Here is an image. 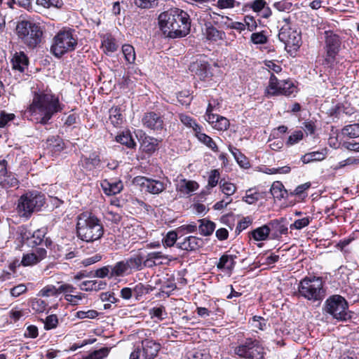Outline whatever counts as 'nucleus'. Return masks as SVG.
Masks as SVG:
<instances>
[{"instance_id": "1", "label": "nucleus", "mask_w": 359, "mask_h": 359, "mask_svg": "<svg viewBox=\"0 0 359 359\" xmlns=\"http://www.w3.org/2000/svg\"><path fill=\"white\" fill-rule=\"evenodd\" d=\"M158 20L160 29L167 38H182L190 33V17L182 9L175 8L163 12Z\"/></svg>"}, {"instance_id": "2", "label": "nucleus", "mask_w": 359, "mask_h": 359, "mask_svg": "<svg viewBox=\"0 0 359 359\" xmlns=\"http://www.w3.org/2000/svg\"><path fill=\"white\" fill-rule=\"evenodd\" d=\"M62 110L57 97L48 93H35L27 113L32 120L46 124L52 116Z\"/></svg>"}, {"instance_id": "3", "label": "nucleus", "mask_w": 359, "mask_h": 359, "mask_svg": "<svg viewBox=\"0 0 359 359\" xmlns=\"http://www.w3.org/2000/svg\"><path fill=\"white\" fill-rule=\"evenodd\" d=\"M76 233L83 241L94 242L102 237L104 226L95 215L85 212L77 217Z\"/></svg>"}, {"instance_id": "4", "label": "nucleus", "mask_w": 359, "mask_h": 359, "mask_svg": "<svg viewBox=\"0 0 359 359\" xmlns=\"http://www.w3.org/2000/svg\"><path fill=\"white\" fill-rule=\"evenodd\" d=\"M295 294L309 301H321L325 297L322 279L315 276L304 278L299 283Z\"/></svg>"}, {"instance_id": "5", "label": "nucleus", "mask_w": 359, "mask_h": 359, "mask_svg": "<svg viewBox=\"0 0 359 359\" xmlns=\"http://www.w3.org/2000/svg\"><path fill=\"white\" fill-rule=\"evenodd\" d=\"M78 39L72 29L60 30L53 38L50 52L57 57H61L67 53L76 49Z\"/></svg>"}, {"instance_id": "6", "label": "nucleus", "mask_w": 359, "mask_h": 359, "mask_svg": "<svg viewBox=\"0 0 359 359\" xmlns=\"http://www.w3.org/2000/svg\"><path fill=\"white\" fill-rule=\"evenodd\" d=\"M18 37L29 48L36 47L41 41L43 31L40 26L29 21H21L16 27Z\"/></svg>"}, {"instance_id": "7", "label": "nucleus", "mask_w": 359, "mask_h": 359, "mask_svg": "<svg viewBox=\"0 0 359 359\" xmlns=\"http://www.w3.org/2000/svg\"><path fill=\"white\" fill-rule=\"evenodd\" d=\"M144 255L137 252L125 259L118 262L111 267V276L120 277L144 269Z\"/></svg>"}, {"instance_id": "8", "label": "nucleus", "mask_w": 359, "mask_h": 359, "mask_svg": "<svg viewBox=\"0 0 359 359\" xmlns=\"http://www.w3.org/2000/svg\"><path fill=\"white\" fill-rule=\"evenodd\" d=\"M44 203L43 194L38 192L27 193L22 195L18 201V213L21 217H29L34 212L40 210Z\"/></svg>"}, {"instance_id": "9", "label": "nucleus", "mask_w": 359, "mask_h": 359, "mask_svg": "<svg viewBox=\"0 0 359 359\" xmlns=\"http://www.w3.org/2000/svg\"><path fill=\"white\" fill-rule=\"evenodd\" d=\"M325 51L324 60L323 65L325 67L332 68L338 57L339 52L341 39V37L330 30L325 31Z\"/></svg>"}, {"instance_id": "10", "label": "nucleus", "mask_w": 359, "mask_h": 359, "mask_svg": "<svg viewBox=\"0 0 359 359\" xmlns=\"http://www.w3.org/2000/svg\"><path fill=\"white\" fill-rule=\"evenodd\" d=\"M234 353L241 358L264 359V351L260 342L252 338H246L234 348Z\"/></svg>"}, {"instance_id": "11", "label": "nucleus", "mask_w": 359, "mask_h": 359, "mask_svg": "<svg viewBox=\"0 0 359 359\" xmlns=\"http://www.w3.org/2000/svg\"><path fill=\"white\" fill-rule=\"evenodd\" d=\"M346 300L341 295H332L325 301V311L338 320H346L350 318Z\"/></svg>"}, {"instance_id": "12", "label": "nucleus", "mask_w": 359, "mask_h": 359, "mask_svg": "<svg viewBox=\"0 0 359 359\" xmlns=\"http://www.w3.org/2000/svg\"><path fill=\"white\" fill-rule=\"evenodd\" d=\"M283 21L285 25L280 28L278 39L285 45L287 52L297 51L302 45L301 33L290 27V18H283Z\"/></svg>"}, {"instance_id": "13", "label": "nucleus", "mask_w": 359, "mask_h": 359, "mask_svg": "<svg viewBox=\"0 0 359 359\" xmlns=\"http://www.w3.org/2000/svg\"><path fill=\"white\" fill-rule=\"evenodd\" d=\"M297 92V88L290 80H278L277 77L271 74L269 86L265 90V94L268 97L283 95L290 96Z\"/></svg>"}, {"instance_id": "14", "label": "nucleus", "mask_w": 359, "mask_h": 359, "mask_svg": "<svg viewBox=\"0 0 359 359\" xmlns=\"http://www.w3.org/2000/svg\"><path fill=\"white\" fill-rule=\"evenodd\" d=\"M134 182L151 194H158L166 188L163 182L143 176L135 177Z\"/></svg>"}, {"instance_id": "15", "label": "nucleus", "mask_w": 359, "mask_h": 359, "mask_svg": "<svg viewBox=\"0 0 359 359\" xmlns=\"http://www.w3.org/2000/svg\"><path fill=\"white\" fill-rule=\"evenodd\" d=\"M286 220V218L280 217L271 220L266 224L271 239H279L282 235L287 233L288 228Z\"/></svg>"}, {"instance_id": "16", "label": "nucleus", "mask_w": 359, "mask_h": 359, "mask_svg": "<svg viewBox=\"0 0 359 359\" xmlns=\"http://www.w3.org/2000/svg\"><path fill=\"white\" fill-rule=\"evenodd\" d=\"M19 232L22 241H28L29 245L32 247L41 245L43 242L45 236V231L42 229H37L32 233L29 231L25 227H19Z\"/></svg>"}, {"instance_id": "17", "label": "nucleus", "mask_w": 359, "mask_h": 359, "mask_svg": "<svg viewBox=\"0 0 359 359\" xmlns=\"http://www.w3.org/2000/svg\"><path fill=\"white\" fill-rule=\"evenodd\" d=\"M142 122L145 128L154 130H161L163 126L162 117L154 111L144 114Z\"/></svg>"}, {"instance_id": "18", "label": "nucleus", "mask_w": 359, "mask_h": 359, "mask_svg": "<svg viewBox=\"0 0 359 359\" xmlns=\"http://www.w3.org/2000/svg\"><path fill=\"white\" fill-rule=\"evenodd\" d=\"M189 69L201 80H205L212 76L210 71V66L208 62L205 61L200 60L193 62L191 64Z\"/></svg>"}, {"instance_id": "19", "label": "nucleus", "mask_w": 359, "mask_h": 359, "mask_svg": "<svg viewBox=\"0 0 359 359\" xmlns=\"http://www.w3.org/2000/svg\"><path fill=\"white\" fill-rule=\"evenodd\" d=\"M161 348L160 344L155 341L146 339L142 341V351L144 353V359H154Z\"/></svg>"}, {"instance_id": "20", "label": "nucleus", "mask_w": 359, "mask_h": 359, "mask_svg": "<svg viewBox=\"0 0 359 359\" xmlns=\"http://www.w3.org/2000/svg\"><path fill=\"white\" fill-rule=\"evenodd\" d=\"M7 161L5 159L0 161V184L2 187H13L18 184L17 179L11 174H8L6 170Z\"/></svg>"}, {"instance_id": "21", "label": "nucleus", "mask_w": 359, "mask_h": 359, "mask_svg": "<svg viewBox=\"0 0 359 359\" xmlns=\"http://www.w3.org/2000/svg\"><path fill=\"white\" fill-rule=\"evenodd\" d=\"M177 245L183 250L193 251L202 247L203 241L202 239L196 236H188L185 238L183 241H179Z\"/></svg>"}, {"instance_id": "22", "label": "nucleus", "mask_w": 359, "mask_h": 359, "mask_svg": "<svg viewBox=\"0 0 359 359\" xmlns=\"http://www.w3.org/2000/svg\"><path fill=\"white\" fill-rule=\"evenodd\" d=\"M207 121L217 130H226L230 125L229 121L226 117L218 114L209 115Z\"/></svg>"}, {"instance_id": "23", "label": "nucleus", "mask_w": 359, "mask_h": 359, "mask_svg": "<svg viewBox=\"0 0 359 359\" xmlns=\"http://www.w3.org/2000/svg\"><path fill=\"white\" fill-rule=\"evenodd\" d=\"M101 187L105 194L111 196L119 194L123 189V184L121 180L110 182L104 180L101 183Z\"/></svg>"}, {"instance_id": "24", "label": "nucleus", "mask_w": 359, "mask_h": 359, "mask_svg": "<svg viewBox=\"0 0 359 359\" xmlns=\"http://www.w3.org/2000/svg\"><path fill=\"white\" fill-rule=\"evenodd\" d=\"M46 144V149L51 152L52 154H58L64 149V142L58 136H51L48 137Z\"/></svg>"}, {"instance_id": "25", "label": "nucleus", "mask_w": 359, "mask_h": 359, "mask_svg": "<svg viewBox=\"0 0 359 359\" xmlns=\"http://www.w3.org/2000/svg\"><path fill=\"white\" fill-rule=\"evenodd\" d=\"M198 184L192 180H181L177 189L183 194H190L198 188Z\"/></svg>"}, {"instance_id": "26", "label": "nucleus", "mask_w": 359, "mask_h": 359, "mask_svg": "<svg viewBox=\"0 0 359 359\" xmlns=\"http://www.w3.org/2000/svg\"><path fill=\"white\" fill-rule=\"evenodd\" d=\"M82 166L88 170L100 168L101 160L100 156L96 154H91L89 157H84L81 160Z\"/></svg>"}, {"instance_id": "27", "label": "nucleus", "mask_w": 359, "mask_h": 359, "mask_svg": "<svg viewBox=\"0 0 359 359\" xmlns=\"http://www.w3.org/2000/svg\"><path fill=\"white\" fill-rule=\"evenodd\" d=\"M13 67L20 72H23L28 65V58L23 52L16 53L12 59Z\"/></svg>"}, {"instance_id": "28", "label": "nucleus", "mask_w": 359, "mask_h": 359, "mask_svg": "<svg viewBox=\"0 0 359 359\" xmlns=\"http://www.w3.org/2000/svg\"><path fill=\"white\" fill-rule=\"evenodd\" d=\"M327 155L326 151H312L306 153L302 156L301 161L304 164H307L314 161H320L325 158Z\"/></svg>"}, {"instance_id": "29", "label": "nucleus", "mask_w": 359, "mask_h": 359, "mask_svg": "<svg viewBox=\"0 0 359 359\" xmlns=\"http://www.w3.org/2000/svg\"><path fill=\"white\" fill-rule=\"evenodd\" d=\"M250 235L254 240L257 241H266L270 235L269 229L266 224L252 231L250 233Z\"/></svg>"}, {"instance_id": "30", "label": "nucleus", "mask_w": 359, "mask_h": 359, "mask_svg": "<svg viewBox=\"0 0 359 359\" xmlns=\"http://www.w3.org/2000/svg\"><path fill=\"white\" fill-rule=\"evenodd\" d=\"M107 283L102 280H86L81 285V289L86 291H98L105 288Z\"/></svg>"}, {"instance_id": "31", "label": "nucleus", "mask_w": 359, "mask_h": 359, "mask_svg": "<svg viewBox=\"0 0 359 359\" xmlns=\"http://www.w3.org/2000/svg\"><path fill=\"white\" fill-rule=\"evenodd\" d=\"M236 258V255H222L217 264V267L219 269H226L229 271H231L235 266L234 259Z\"/></svg>"}, {"instance_id": "32", "label": "nucleus", "mask_w": 359, "mask_h": 359, "mask_svg": "<svg viewBox=\"0 0 359 359\" xmlns=\"http://www.w3.org/2000/svg\"><path fill=\"white\" fill-rule=\"evenodd\" d=\"M270 192L274 198L281 200L284 198L287 194L286 189H285L283 184L279 182H274L270 189Z\"/></svg>"}, {"instance_id": "33", "label": "nucleus", "mask_w": 359, "mask_h": 359, "mask_svg": "<svg viewBox=\"0 0 359 359\" xmlns=\"http://www.w3.org/2000/svg\"><path fill=\"white\" fill-rule=\"evenodd\" d=\"M198 222L201 223L198 229L201 235L208 236L212 233L215 229V224L213 222L206 219H199Z\"/></svg>"}, {"instance_id": "34", "label": "nucleus", "mask_w": 359, "mask_h": 359, "mask_svg": "<svg viewBox=\"0 0 359 359\" xmlns=\"http://www.w3.org/2000/svg\"><path fill=\"white\" fill-rule=\"evenodd\" d=\"M206 38L208 40L217 41L225 38V33L210 25L206 27Z\"/></svg>"}, {"instance_id": "35", "label": "nucleus", "mask_w": 359, "mask_h": 359, "mask_svg": "<svg viewBox=\"0 0 359 359\" xmlns=\"http://www.w3.org/2000/svg\"><path fill=\"white\" fill-rule=\"evenodd\" d=\"M196 136L198 140L205 144L208 147L214 151H217L218 148L214 140L208 135L201 133V129L196 132Z\"/></svg>"}, {"instance_id": "36", "label": "nucleus", "mask_w": 359, "mask_h": 359, "mask_svg": "<svg viewBox=\"0 0 359 359\" xmlns=\"http://www.w3.org/2000/svg\"><path fill=\"white\" fill-rule=\"evenodd\" d=\"M158 140L155 138L146 137L141 143V147L146 153H153L158 147Z\"/></svg>"}, {"instance_id": "37", "label": "nucleus", "mask_w": 359, "mask_h": 359, "mask_svg": "<svg viewBox=\"0 0 359 359\" xmlns=\"http://www.w3.org/2000/svg\"><path fill=\"white\" fill-rule=\"evenodd\" d=\"M109 114L110 122L114 126L117 127L122 123L123 116L121 114L120 108L117 107H111L109 111Z\"/></svg>"}, {"instance_id": "38", "label": "nucleus", "mask_w": 359, "mask_h": 359, "mask_svg": "<svg viewBox=\"0 0 359 359\" xmlns=\"http://www.w3.org/2000/svg\"><path fill=\"white\" fill-rule=\"evenodd\" d=\"M116 140L121 144L126 145L128 148H134L136 143L130 133H123L116 137Z\"/></svg>"}, {"instance_id": "39", "label": "nucleus", "mask_w": 359, "mask_h": 359, "mask_svg": "<svg viewBox=\"0 0 359 359\" xmlns=\"http://www.w3.org/2000/svg\"><path fill=\"white\" fill-rule=\"evenodd\" d=\"M122 52L126 61L128 64H134L135 61V51L133 46L130 44H124L122 46Z\"/></svg>"}, {"instance_id": "40", "label": "nucleus", "mask_w": 359, "mask_h": 359, "mask_svg": "<svg viewBox=\"0 0 359 359\" xmlns=\"http://www.w3.org/2000/svg\"><path fill=\"white\" fill-rule=\"evenodd\" d=\"M229 151L234 156L237 163L243 168H247L249 167V163L246 161L245 157L241 154V152L236 147L229 146Z\"/></svg>"}, {"instance_id": "41", "label": "nucleus", "mask_w": 359, "mask_h": 359, "mask_svg": "<svg viewBox=\"0 0 359 359\" xmlns=\"http://www.w3.org/2000/svg\"><path fill=\"white\" fill-rule=\"evenodd\" d=\"M219 184L221 191L227 196L234 194L237 189L236 184L226 182L224 180H220Z\"/></svg>"}, {"instance_id": "42", "label": "nucleus", "mask_w": 359, "mask_h": 359, "mask_svg": "<svg viewBox=\"0 0 359 359\" xmlns=\"http://www.w3.org/2000/svg\"><path fill=\"white\" fill-rule=\"evenodd\" d=\"M109 348L103 347L91 352L84 357L83 359H104L109 355Z\"/></svg>"}, {"instance_id": "43", "label": "nucleus", "mask_w": 359, "mask_h": 359, "mask_svg": "<svg viewBox=\"0 0 359 359\" xmlns=\"http://www.w3.org/2000/svg\"><path fill=\"white\" fill-rule=\"evenodd\" d=\"M132 289L133 294L137 299H138L139 297H141L144 294H148L150 291L152 290V288L149 285H144L141 283L135 285Z\"/></svg>"}, {"instance_id": "44", "label": "nucleus", "mask_w": 359, "mask_h": 359, "mask_svg": "<svg viewBox=\"0 0 359 359\" xmlns=\"http://www.w3.org/2000/svg\"><path fill=\"white\" fill-rule=\"evenodd\" d=\"M180 120L181 122L187 127L193 128L196 133L198 130H201V126L198 125L196 121L189 116L187 114H180Z\"/></svg>"}, {"instance_id": "45", "label": "nucleus", "mask_w": 359, "mask_h": 359, "mask_svg": "<svg viewBox=\"0 0 359 359\" xmlns=\"http://www.w3.org/2000/svg\"><path fill=\"white\" fill-rule=\"evenodd\" d=\"M29 305L33 311L36 313H43L47 306L45 301L41 299H33L30 301Z\"/></svg>"}, {"instance_id": "46", "label": "nucleus", "mask_w": 359, "mask_h": 359, "mask_svg": "<svg viewBox=\"0 0 359 359\" xmlns=\"http://www.w3.org/2000/svg\"><path fill=\"white\" fill-rule=\"evenodd\" d=\"M343 133L351 138L359 137V124L355 123L346 126L343 130Z\"/></svg>"}, {"instance_id": "47", "label": "nucleus", "mask_w": 359, "mask_h": 359, "mask_svg": "<svg viewBox=\"0 0 359 359\" xmlns=\"http://www.w3.org/2000/svg\"><path fill=\"white\" fill-rule=\"evenodd\" d=\"M188 359H212L207 350H194L188 353Z\"/></svg>"}, {"instance_id": "48", "label": "nucleus", "mask_w": 359, "mask_h": 359, "mask_svg": "<svg viewBox=\"0 0 359 359\" xmlns=\"http://www.w3.org/2000/svg\"><path fill=\"white\" fill-rule=\"evenodd\" d=\"M135 5L142 9L156 8L158 4V0H134Z\"/></svg>"}, {"instance_id": "49", "label": "nucleus", "mask_w": 359, "mask_h": 359, "mask_svg": "<svg viewBox=\"0 0 359 359\" xmlns=\"http://www.w3.org/2000/svg\"><path fill=\"white\" fill-rule=\"evenodd\" d=\"M102 46L105 53H114L118 48L115 40L111 37L104 39L102 43Z\"/></svg>"}, {"instance_id": "50", "label": "nucleus", "mask_w": 359, "mask_h": 359, "mask_svg": "<svg viewBox=\"0 0 359 359\" xmlns=\"http://www.w3.org/2000/svg\"><path fill=\"white\" fill-rule=\"evenodd\" d=\"M149 314L151 318H156L159 320H162L167 317L165 309L163 306L151 309Z\"/></svg>"}, {"instance_id": "51", "label": "nucleus", "mask_w": 359, "mask_h": 359, "mask_svg": "<svg viewBox=\"0 0 359 359\" xmlns=\"http://www.w3.org/2000/svg\"><path fill=\"white\" fill-rule=\"evenodd\" d=\"M259 199V194L258 192H252V189H248L246 191L245 196L243 198V200L248 204H254Z\"/></svg>"}, {"instance_id": "52", "label": "nucleus", "mask_w": 359, "mask_h": 359, "mask_svg": "<svg viewBox=\"0 0 359 359\" xmlns=\"http://www.w3.org/2000/svg\"><path fill=\"white\" fill-rule=\"evenodd\" d=\"M219 172L218 170H212L208 177V187L213 188L217 186L219 179Z\"/></svg>"}, {"instance_id": "53", "label": "nucleus", "mask_w": 359, "mask_h": 359, "mask_svg": "<svg viewBox=\"0 0 359 359\" xmlns=\"http://www.w3.org/2000/svg\"><path fill=\"white\" fill-rule=\"evenodd\" d=\"M99 313L95 310L79 311L76 316L79 319L90 318L94 319L98 316Z\"/></svg>"}, {"instance_id": "54", "label": "nucleus", "mask_w": 359, "mask_h": 359, "mask_svg": "<svg viewBox=\"0 0 359 359\" xmlns=\"http://www.w3.org/2000/svg\"><path fill=\"white\" fill-rule=\"evenodd\" d=\"M58 323V319L56 315H50L46 317L44 328L47 330L55 328Z\"/></svg>"}, {"instance_id": "55", "label": "nucleus", "mask_w": 359, "mask_h": 359, "mask_svg": "<svg viewBox=\"0 0 359 359\" xmlns=\"http://www.w3.org/2000/svg\"><path fill=\"white\" fill-rule=\"evenodd\" d=\"M38 262L39 261L34 252L24 255L21 261L22 264L25 266H31Z\"/></svg>"}, {"instance_id": "56", "label": "nucleus", "mask_w": 359, "mask_h": 359, "mask_svg": "<svg viewBox=\"0 0 359 359\" xmlns=\"http://www.w3.org/2000/svg\"><path fill=\"white\" fill-rule=\"evenodd\" d=\"M43 297L57 296L59 294L58 290L53 285H47L44 287L39 292Z\"/></svg>"}, {"instance_id": "57", "label": "nucleus", "mask_w": 359, "mask_h": 359, "mask_svg": "<svg viewBox=\"0 0 359 359\" xmlns=\"http://www.w3.org/2000/svg\"><path fill=\"white\" fill-rule=\"evenodd\" d=\"M252 325L255 328L264 330L266 328V322L262 317L255 316L252 318Z\"/></svg>"}, {"instance_id": "58", "label": "nucleus", "mask_w": 359, "mask_h": 359, "mask_svg": "<svg viewBox=\"0 0 359 359\" xmlns=\"http://www.w3.org/2000/svg\"><path fill=\"white\" fill-rule=\"evenodd\" d=\"M177 240V233L175 231H169L163 238V243L168 247L172 246Z\"/></svg>"}, {"instance_id": "59", "label": "nucleus", "mask_w": 359, "mask_h": 359, "mask_svg": "<svg viewBox=\"0 0 359 359\" xmlns=\"http://www.w3.org/2000/svg\"><path fill=\"white\" fill-rule=\"evenodd\" d=\"M254 12L259 13L266 6L264 0H255L248 4Z\"/></svg>"}, {"instance_id": "60", "label": "nucleus", "mask_w": 359, "mask_h": 359, "mask_svg": "<svg viewBox=\"0 0 359 359\" xmlns=\"http://www.w3.org/2000/svg\"><path fill=\"white\" fill-rule=\"evenodd\" d=\"M250 40L255 44H264L267 41V38L262 32H256L252 34Z\"/></svg>"}, {"instance_id": "61", "label": "nucleus", "mask_w": 359, "mask_h": 359, "mask_svg": "<svg viewBox=\"0 0 359 359\" xmlns=\"http://www.w3.org/2000/svg\"><path fill=\"white\" fill-rule=\"evenodd\" d=\"M310 220L309 217H304L294 221V222L290 224V228L291 229H302V228L309 224Z\"/></svg>"}, {"instance_id": "62", "label": "nucleus", "mask_w": 359, "mask_h": 359, "mask_svg": "<svg viewBox=\"0 0 359 359\" xmlns=\"http://www.w3.org/2000/svg\"><path fill=\"white\" fill-rule=\"evenodd\" d=\"M304 136L303 132L302 130L295 131L293 134L289 136L288 140L287 141V145H293L301 140H302Z\"/></svg>"}, {"instance_id": "63", "label": "nucleus", "mask_w": 359, "mask_h": 359, "mask_svg": "<svg viewBox=\"0 0 359 359\" xmlns=\"http://www.w3.org/2000/svg\"><path fill=\"white\" fill-rule=\"evenodd\" d=\"M252 222V219L250 217H245L241 219L237 224L236 231L238 233L241 232L244 229H247Z\"/></svg>"}, {"instance_id": "64", "label": "nucleus", "mask_w": 359, "mask_h": 359, "mask_svg": "<svg viewBox=\"0 0 359 359\" xmlns=\"http://www.w3.org/2000/svg\"><path fill=\"white\" fill-rule=\"evenodd\" d=\"M111 267L112 266H106L98 269L94 272L93 276L100 278H105L109 274V272L111 273Z\"/></svg>"}]
</instances>
